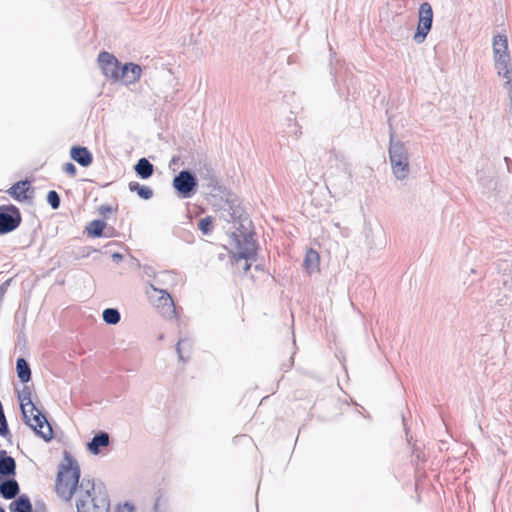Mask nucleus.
I'll use <instances>...</instances> for the list:
<instances>
[{"label":"nucleus","mask_w":512,"mask_h":512,"mask_svg":"<svg viewBox=\"0 0 512 512\" xmlns=\"http://www.w3.org/2000/svg\"><path fill=\"white\" fill-rule=\"evenodd\" d=\"M389 161L393 175L398 180H404L410 172L408 149L404 142L395 138L394 131L390 130Z\"/></svg>","instance_id":"4"},{"label":"nucleus","mask_w":512,"mask_h":512,"mask_svg":"<svg viewBox=\"0 0 512 512\" xmlns=\"http://www.w3.org/2000/svg\"><path fill=\"white\" fill-rule=\"evenodd\" d=\"M63 171L69 176L74 177L77 173V168L73 163L68 162L63 165Z\"/></svg>","instance_id":"31"},{"label":"nucleus","mask_w":512,"mask_h":512,"mask_svg":"<svg viewBox=\"0 0 512 512\" xmlns=\"http://www.w3.org/2000/svg\"><path fill=\"white\" fill-rule=\"evenodd\" d=\"M16 474V462L13 457L7 455L5 450H0V477H9Z\"/></svg>","instance_id":"14"},{"label":"nucleus","mask_w":512,"mask_h":512,"mask_svg":"<svg viewBox=\"0 0 512 512\" xmlns=\"http://www.w3.org/2000/svg\"><path fill=\"white\" fill-rule=\"evenodd\" d=\"M319 255L317 252L311 250L306 254L304 259V265L306 269L311 273L314 271L318 265Z\"/></svg>","instance_id":"26"},{"label":"nucleus","mask_w":512,"mask_h":512,"mask_svg":"<svg viewBox=\"0 0 512 512\" xmlns=\"http://www.w3.org/2000/svg\"><path fill=\"white\" fill-rule=\"evenodd\" d=\"M80 480V467L75 458L65 452L64 462L59 466L56 478V492L60 498L70 501L77 494V512H109L110 502L106 492H96L90 479Z\"/></svg>","instance_id":"1"},{"label":"nucleus","mask_w":512,"mask_h":512,"mask_svg":"<svg viewBox=\"0 0 512 512\" xmlns=\"http://www.w3.org/2000/svg\"><path fill=\"white\" fill-rule=\"evenodd\" d=\"M24 422L45 441L53 438V430L44 414L35 406L31 399V390L25 386L18 396Z\"/></svg>","instance_id":"3"},{"label":"nucleus","mask_w":512,"mask_h":512,"mask_svg":"<svg viewBox=\"0 0 512 512\" xmlns=\"http://www.w3.org/2000/svg\"><path fill=\"white\" fill-rule=\"evenodd\" d=\"M199 230L207 235L212 231V220L209 216L200 219L198 223Z\"/></svg>","instance_id":"29"},{"label":"nucleus","mask_w":512,"mask_h":512,"mask_svg":"<svg viewBox=\"0 0 512 512\" xmlns=\"http://www.w3.org/2000/svg\"><path fill=\"white\" fill-rule=\"evenodd\" d=\"M30 189V183L27 180H21L15 183L8 190L9 194L18 201H25L30 198L27 191Z\"/></svg>","instance_id":"17"},{"label":"nucleus","mask_w":512,"mask_h":512,"mask_svg":"<svg viewBox=\"0 0 512 512\" xmlns=\"http://www.w3.org/2000/svg\"><path fill=\"white\" fill-rule=\"evenodd\" d=\"M21 223V214L14 205L0 206V234L14 231Z\"/></svg>","instance_id":"7"},{"label":"nucleus","mask_w":512,"mask_h":512,"mask_svg":"<svg viewBox=\"0 0 512 512\" xmlns=\"http://www.w3.org/2000/svg\"><path fill=\"white\" fill-rule=\"evenodd\" d=\"M12 279L6 280L4 283L0 285V301L3 300L5 293L7 292V289L11 283Z\"/></svg>","instance_id":"35"},{"label":"nucleus","mask_w":512,"mask_h":512,"mask_svg":"<svg viewBox=\"0 0 512 512\" xmlns=\"http://www.w3.org/2000/svg\"><path fill=\"white\" fill-rule=\"evenodd\" d=\"M70 157L82 167H88L93 162L92 153L84 146H73Z\"/></svg>","instance_id":"11"},{"label":"nucleus","mask_w":512,"mask_h":512,"mask_svg":"<svg viewBox=\"0 0 512 512\" xmlns=\"http://www.w3.org/2000/svg\"><path fill=\"white\" fill-rule=\"evenodd\" d=\"M129 189L132 192H137L138 196L144 200H149L153 196V190L150 187L141 185L138 182H130Z\"/></svg>","instance_id":"23"},{"label":"nucleus","mask_w":512,"mask_h":512,"mask_svg":"<svg viewBox=\"0 0 512 512\" xmlns=\"http://www.w3.org/2000/svg\"><path fill=\"white\" fill-rule=\"evenodd\" d=\"M99 212H100L102 215L106 216L108 213H111V212H112V207H111V206H109V205H102V206H100V208H99Z\"/></svg>","instance_id":"36"},{"label":"nucleus","mask_w":512,"mask_h":512,"mask_svg":"<svg viewBox=\"0 0 512 512\" xmlns=\"http://www.w3.org/2000/svg\"><path fill=\"white\" fill-rule=\"evenodd\" d=\"M110 444V436L105 431L97 432L90 442L87 443V449L90 453L98 455L102 448Z\"/></svg>","instance_id":"12"},{"label":"nucleus","mask_w":512,"mask_h":512,"mask_svg":"<svg viewBox=\"0 0 512 512\" xmlns=\"http://www.w3.org/2000/svg\"><path fill=\"white\" fill-rule=\"evenodd\" d=\"M17 376L22 383H28L31 380V368L29 363L22 357L16 360Z\"/></svg>","instance_id":"19"},{"label":"nucleus","mask_w":512,"mask_h":512,"mask_svg":"<svg viewBox=\"0 0 512 512\" xmlns=\"http://www.w3.org/2000/svg\"><path fill=\"white\" fill-rule=\"evenodd\" d=\"M198 174L200 181L202 182V186L206 187L211 192L220 190L218 179L211 168L205 165L203 168L199 169Z\"/></svg>","instance_id":"13"},{"label":"nucleus","mask_w":512,"mask_h":512,"mask_svg":"<svg viewBox=\"0 0 512 512\" xmlns=\"http://www.w3.org/2000/svg\"><path fill=\"white\" fill-rule=\"evenodd\" d=\"M135 173L142 179L150 178L154 173V165L146 158H140L134 166Z\"/></svg>","instance_id":"18"},{"label":"nucleus","mask_w":512,"mask_h":512,"mask_svg":"<svg viewBox=\"0 0 512 512\" xmlns=\"http://www.w3.org/2000/svg\"><path fill=\"white\" fill-rule=\"evenodd\" d=\"M184 347H188L190 348L191 347V342L189 339H180L177 344H176V352L178 354V358L180 361L182 362H187L188 361V358H185L184 355H183V348Z\"/></svg>","instance_id":"27"},{"label":"nucleus","mask_w":512,"mask_h":512,"mask_svg":"<svg viewBox=\"0 0 512 512\" xmlns=\"http://www.w3.org/2000/svg\"><path fill=\"white\" fill-rule=\"evenodd\" d=\"M141 66L135 63H126L121 67L119 79H123L126 84H133L141 77Z\"/></svg>","instance_id":"10"},{"label":"nucleus","mask_w":512,"mask_h":512,"mask_svg":"<svg viewBox=\"0 0 512 512\" xmlns=\"http://www.w3.org/2000/svg\"><path fill=\"white\" fill-rule=\"evenodd\" d=\"M125 507L129 510V512H132V510H133V506H132L131 504L126 503V504H125Z\"/></svg>","instance_id":"38"},{"label":"nucleus","mask_w":512,"mask_h":512,"mask_svg":"<svg viewBox=\"0 0 512 512\" xmlns=\"http://www.w3.org/2000/svg\"><path fill=\"white\" fill-rule=\"evenodd\" d=\"M106 223L103 220H93L86 227L87 233L92 237H101Z\"/></svg>","instance_id":"24"},{"label":"nucleus","mask_w":512,"mask_h":512,"mask_svg":"<svg viewBox=\"0 0 512 512\" xmlns=\"http://www.w3.org/2000/svg\"><path fill=\"white\" fill-rule=\"evenodd\" d=\"M20 488L15 479H6L0 482V495L7 500L14 499L19 494Z\"/></svg>","instance_id":"16"},{"label":"nucleus","mask_w":512,"mask_h":512,"mask_svg":"<svg viewBox=\"0 0 512 512\" xmlns=\"http://www.w3.org/2000/svg\"><path fill=\"white\" fill-rule=\"evenodd\" d=\"M495 69L499 76L506 79L504 88L508 91L510 99H512V79H511V64L510 55L502 54L494 57Z\"/></svg>","instance_id":"9"},{"label":"nucleus","mask_w":512,"mask_h":512,"mask_svg":"<svg viewBox=\"0 0 512 512\" xmlns=\"http://www.w3.org/2000/svg\"><path fill=\"white\" fill-rule=\"evenodd\" d=\"M98 63L107 78L119 79L121 67L117 58L109 52L103 51L98 55Z\"/></svg>","instance_id":"8"},{"label":"nucleus","mask_w":512,"mask_h":512,"mask_svg":"<svg viewBox=\"0 0 512 512\" xmlns=\"http://www.w3.org/2000/svg\"><path fill=\"white\" fill-rule=\"evenodd\" d=\"M433 22V10L428 2H423L419 6L418 10V24L414 34V41L417 44H421L425 41L428 33L432 28Z\"/></svg>","instance_id":"6"},{"label":"nucleus","mask_w":512,"mask_h":512,"mask_svg":"<svg viewBox=\"0 0 512 512\" xmlns=\"http://www.w3.org/2000/svg\"><path fill=\"white\" fill-rule=\"evenodd\" d=\"M335 226H336L337 228H340V224H339V223H335Z\"/></svg>","instance_id":"39"},{"label":"nucleus","mask_w":512,"mask_h":512,"mask_svg":"<svg viewBox=\"0 0 512 512\" xmlns=\"http://www.w3.org/2000/svg\"><path fill=\"white\" fill-rule=\"evenodd\" d=\"M34 505H35V508H34L33 512H48L44 501L36 500Z\"/></svg>","instance_id":"34"},{"label":"nucleus","mask_w":512,"mask_h":512,"mask_svg":"<svg viewBox=\"0 0 512 512\" xmlns=\"http://www.w3.org/2000/svg\"><path fill=\"white\" fill-rule=\"evenodd\" d=\"M11 512H33L30 499L26 495L19 496L10 504Z\"/></svg>","instance_id":"21"},{"label":"nucleus","mask_w":512,"mask_h":512,"mask_svg":"<svg viewBox=\"0 0 512 512\" xmlns=\"http://www.w3.org/2000/svg\"><path fill=\"white\" fill-rule=\"evenodd\" d=\"M288 128H289L288 133L294 135V137L296 139L302 134L300 127L298 126V124L296 122L290 123L288 125Z\"/></svg>","instance_id":"33"},{"label":"nucleus","mask_w":512,"mask_h":512,"mask_svg":"<svg viewBox=\"0 0 512 512\" xmlns=\"http://www.w3.org/2000/svg\"><path fill=\"white\" fill-rule=\"evenodd\" d=\"M493 53L494 57L508 53V40L505 35H496L493 38Z\"/></svg>","instance_id":"22"},{"label":"nucleus","mask_w":512,"mask_h":512,"mask_svg":"<svg viewBox=\"0 0 512 512\" xmlns=\"http://www.w3.org/2000/svg\"><path fill=\"white\" fill-rule=\"evenodd\" d=\"M150 286L154 291L160 294L157 306L166 308L168 314L174 315L175 305L171 295L165 289L156 287L154 284H151Z\"/></svg>","instance_id":"15"},{"label":"nucleus","mask_w":512,"mask_h":512,"mask_svg":"<svg viewBox=\"0 0 512 512\" xmlns=\"http://www.w3.org/2000/svg\"><path fill=\"white\" fill-rule=\"evenodd\" d=\"M166 500L161 497L156 498L154 503V511L155 512H165Z\"/></svg>","instance_id":"32"},{"label":"nucleus","mask_w":512,"mask_h":512,"mask_svg":"<svg viewBox=\"0 0 512 512\" xmlns=\"http://www.w3.org/2000/svg\"><path fill=\"white\" fill-rule=\"evenodd\" d=\"M103 320L106 324L116 325L121 319L120 312L116 308H106L102 313Z\"/></svg>","instance_id":"25"},{"label":"nucleus","mask_w":512,"mask_h":512,"mask_svg":"<svg viewBox=\"0 0 512 512\" xmlns=\"http://www.w3.org/2000/svg\"><path fill=\"white\" fill-rule=\"evenodd\" d=\"M112 259L113 261L119 263L120 261L123 260V255L121 253L115 252L112 254Z\"/></svg>","instance_id":"37"},{"label":"nucleus","mask_w":512,"mask_h":512,"mask_svg":"<svg viewBox=\"0 0 512 512\" xmlns=\"http://www.w3.org/2000/svg\"><path fill=\"white\" fill-rule=\"evenodd\" d=\"M8 434H9L8 423H7L3 408H0V435L5 437Z\"/></svg>","instance_id":"30"},{"label":"nucleus","mask_w":512,"mask_h":512,"mask_svg":"<svg viewBox=\"0 0 512 512\" xmlns=\"http://www.w3.org/2000/svg\"><path fill=\"white\" fill-rule=\"evenodd\" d=\"M0 512H5L4 509L2 507H0Z\"/></svg>","instance_id":"40"},{"label":"nucleus","mask_w":512,"mask_h":512,"mask_svg":"<svg viewBox=\"0 0 512 512\" xmlns=\"http://www.w3.org/2000/svg\"><path fill=\"white\" fill-rule=\"evenodd\" d=\"M177 282V273L174 271H161L154 276V285L164 286L175 284Z\"/></svg>","instance_id":"20"},{"label":"nucleus","mask_w":512,"mask_h":512,"mask_svg":"<svg viewBox=\"0 0 512 512\" xmlns=\"http://www.w3.org/2000/svg\"><path fill=\"white\" fill-rule=\"evenodd\" d=\"M173 188L182 199L192 197L198 186L197 177L190 170H181L173 179Z\"/></svg>","instance_id":"5"},{"label":"nucleus","mask_w":512,"mask_h":512,"mask_svg":"<svg viewBox=\"0 0 512 512\" xmlns=\"http://www.w3.org/2000/svg\"><path fill=\"white\" fill-rule=\"evenodd\" d=\"M46 199L52 209H58L60 207L61 199L55 190L49 191Z\"/></svg>","instance_id":"28"},{"label":"nucleus","mask_w":512,"mask_h":512,"mask_svg":"<svg viewBox=\"0 0 512 512\" xmlns=\"http://www.w3.org/2000/svg\"><path fill=\"white\" fill-rule=\"evenodd\" d=\"M246 224L250 226L251 221L248 220L247 217L244 219L240 217V227H238L237 231L233 232L231 236V245L234 248L231 259L235 263H238L240 260H245L243 265L244 272H247L251 267L248 261L255 260L257 255L255 234L252 231H248Z\"/></svg>","instance_id":"2"}]
</instances>
